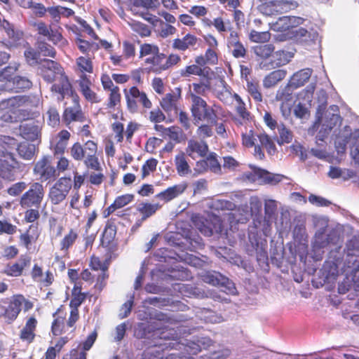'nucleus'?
Listing matches in <instances>:
<instances>
[{
  "mask_svg": "<svg viewBox=\"0 0 359 359\" xmlns=\"http://www.w3.org/2000/svg\"><path fill=\"white\" fill-rule=\"evenodd\" d=\"M33 174L41 182H53L59 176L49 156H43L34 165Z\"/></svg>",
  "mask_w": 359,
  "mask_h": 359,
  "instance_id": "6e6552de",
  "label": "nucleus"
},
{
  "mask_svg": "<svg viewBox=\"0 0 359 359\" xmlns=\"http://www.w3.org/2000/svg\"><path fill=\"white\" fill-rule=\"evenodd\" d=\"M79 238V230L77 228H70L60 241V250L68 252Z\"/></svg>",
  "mask_w": 359,
  "mask_h": 359,
  "instance_id": "c756f323",
  "label": "nucleus"
},
{
  "mask_svg": "<svg viewBox=\"0 0 359 359\" xmlns=\"http://www.w3.org/2000/svg\"><path fill=\"white\" fill-rule=\"evenodd\" d=\"M72 187V179L69 177H62L50 187L48 193L50 201L53 205L62 203L68 196Z\"/></svg>",
  "mask_w": 359,
  "mask_h": 359,
  "instance_id": "9d476101",
  "label": "nucleus"
},
{
  "mask_svg": "<svg viewBox=\"0 0 359 359\" xmlns=\"http://www.w3.org/2000/svg\"><path fill=\"white\" fill-rule=\"evenodd\" d=\"M40 235L38 224H32L28 229L19 236L20 244L27 250L30 249V246L36 242Z\"/></svg>",
  "mask_w": 359,
  "mask_h": 359,
  "instance_id": "a878e982",
  "label": "nucleus"
},
{
  "mask_svg": "<svg viewBox=\"0 0 359 359\" xmlns=\"http://www.w3.org/2000/svg\"><path fill=\"white\" fill-rule=\"evenodd\" d=\"M67 313L64 305H60L53 313V320L51 323L50 332L54 337H59L65 334H72L76 330V323L79 318L69 313L67 319Z\"/></svg>",
  "mask_w": 359,
  "mask_h": 359,
  "instance_id": "7ed1b4c3",
  "label": "nucleus"
},
{
  "mask_svg": "<svg viewBox=\"0 0 359 359\" xmlns=\"http://www.w3.org/2000/svg\"><path fill=\"white\" fill-rule=\"evenodd\" d=\"M195 313L196 317L206 323H219L223 321V318L221 316L217 315L210 309H197Z\"/></svg>",
  "mask_w": 359,
  "mask_h": 359,
  "instance_id": "e433bc0d",
  "label": "nucleus"
},
{
  "mask_svg": "<svg viewBox=\"0 0 359 359\" xmlns=\"http://www.w3.org/2000/svg\"><path fill=\"white\" fill-rule=\"evenodd\" d=\"M18 304L15 294L11 299L4 298L0 300V318L8 324L13 323L20 314Z\"/></svg>",
  "mask_w": 359,
  "mask_h": 359,
  "instance_id": "ddd939ff",
  "label": "nucleus"
},
{
  "mask_svg": "<svg viewBox=\"0 0 359 359\" xmlns=\"http://www.w3.org/2000/svg\"><path fill=\"white\" fill-rule=\"evenodd\" d=\"M261 144L266 148L269 154H273L276 151V146L272 140L266 134L259 136Z\"/></svg>",
  "mask_w": 359,
  "mask_h": 359,
  "instance_id": "774afa93",
  "label": "nucleus"
},
{
  "mask_svg": "<svg viewBox=\"0 0 359 359\" xmlns=\"http://www.w3.org/2000/svg\"><path fill=\"white\" fill-rule=\"evenodd\" d=\"M65 96H69L72 98V105L67 107L64 109L62 118L65 124L69 127L73 122H85L86 116L80 104V97L73 90L72 86L71 87V91L68 92Z\"/></svg>",
  "mask_w": 359,
  "mask_h": 359,
  "instance_id": "423d86ee",
  "label": "nucleus"
},
{
  "mask_svg": "<svg viewBox=\"0 0 359 359\" xmlns=\"http://www.w3.org/2000/svg\"><path fill=\"white\" fill-rule=\"evenodd\" d=\"M31 277L34 281L39 283L45 287L50 286L55 280L54 275L49 269L45 272L43 276L42 266L38 264L33 265L31 271Z\"/></svg>",
  "mask_w": 359,
  "mask_h": 359,
  "instance_id": "412c9836",
  "label": "nucleus"
},
{
  "mask_svg": "<svg viewBox=\"0 0 359 359\" xmlns=\"http://www.w3.org/2000/svg\"><path fill=\"white\" fill-rule=\"evenodd\" d=\"M274 46L272 44L259 45L254 47L255 54L262 60L269 58L274 52Z\"/></svg>",
  "mask_w": 359,
  "mask_h": 359,
  "instance_id": "09e8293b",
  "label": "nucleus"
},
{
  "mask_svg": "<svg viewBox=\"0 0 359 359\" xmlns=\"http://www.w3.org/2000/svg\"><path fill=\"white\" fill-rule=\"evenodd\" d=\"M271 35L269 32H257L252 30L250 32L249 38L255 43H264L269 41Z\"/></svg>",
  "mask_w": 359,
  "mask_h": 359,
  "instance_id": "052dcab7",
  "label": "nucleus"
},
{
  "mask_svg": "<svg viewBox=\"0 0 359 359\" xmlns=\"http://www.w3.org/2000/svg\"><path fill=\"white\" fill-rule=\"evenodd\" d=\"M157 165L158 161L154 158H151L147 160L142 167V180H144V178L148 177L151 172H154L156 170Z\"/></svg>",
  "mask_w": 359,
  "mask_h": 359,
  "instance_id": "864d4df0",
  "label": "nucleus"
},
{
  "mask_svg": "<svg viewBox=\"0 0 359 359\" xmlns=\"http://www.w3.org/2000/svg\"><path fill=\"white\" fill-rule=\"evenodd\" d=\"M123 93L126 107L132 114L137 113L140 108L146 111L152 107V102L147 94L144 91L140 90L136 86H131L128 89L125 88Z\"/></svg>",
  "mask_w": 359,
  "mask_h": 359,
  "instance_id": "39448f33",
  "label": "nucleus"
},
{
  "mask_svg": "<svg viewBox=\"0 0 359 359\" xmlns=\"http://www.w3.org/2000/svg\"><path fill=\"white\" fill-rule=\"evenodd\" d=\"M201 277L204 283L222 287V290L226 294H234L236 292L234 284L218 272H205L201 275Z\"/></svg>",
  "mask_w": 359,
  "mask_h": 359,
  "instance_id": "f8f14e48",
  "label": "nucleus"
},
{
  "mask_svg": "<svg viewBox=\"0 0 359 359\" xmlns=\"http://www.w3.org/2000/svg\"><path fill=\"white\" fill-rule=\"evenodd\" d=\"M219 115L223 116L222 108L220 106L214 104L212 107H209L206 104L203 111V120H207L211 123L216 124L217 117Z\"/></svg>",
  "mask_w": 359,
  "mask_h": 359,
  "instance_id": "79ce46f5",
  "label": "nucleus"
},
{
  "mask_svg": "<svg viewBox=\"0 0 359 359\" xmlns=\"http://www.w3.org/2000/svg\"><path fill=\"white\" fill-rule=\"evenodd\" d=\"M180 100V93L178 95L169 93H166L160 100V105L165 111L168 116L169 121L171 122L179 116L178 114V102Z\"/></svg>",
  "mask_w": 359,
  "mask_h": 359,
  "instance_id": "4468645a",
  "label": "nucleus"
},
{
  "mask_svg": "<svg viewBox=\"0 0 359 359\" xmlns=\"http://www.w3.org/2000/svg\"><path fill=\"white\" fill-rule=\"evenodd\" d=\"M37 49L39 52V55L41 54L45 57H50L55 58L56 56V51L55 48L48 43L43 41H37L36 42Z\"/></svg>",
  "mask_w": 359,
  "mask_h": 359,
  "instance_id": "603ef678",
  "label": "nucleus"
},
{
  "mask_svg": "<svg viewBox=\"0 0 359 359\" xmlns=\"http://www.w3.org/2000/svg\"><path fill=\"white\" fill-rule=\"evenodd\" d=\"M24 55L29 65H36L39 63L40 55L39 50L36 51L32 48H29L25 51Z\"/></svg>",
  "mask_w": 359,
  "mask_h": 359,
  "instance_id": "e2e57ef3",
  "label": "nucleus"
},
{
  "mask_svg": "<svg viewBox=\"0 0 359 359\" xmlns=\"http://www.w3.org/2000/svg\"><path fill=\"white\" fill-rule=\"evenodd\" d=\"M81 285L79 283H75L72 290L71 299L69 302V307L71 309L69 313H72L74 316L80 318L79 307L85 302L88 297V292H83Z\"/></svg>",
  "mask_w": 359,
  "mask_h": 359,
  "instance_id": "6ab92c4d",
  "label": "nucleus"
},
{
  "mask_svg": "<svg viewBox=\"0 0 359 359\" xmlns=\"http://www.w3.org/2000/svg\"><path fill=\"white\" fill-rule=\"evenodd\" d=\"M134 198L135 196L132 194H123L117 196L114 201L113 203L118 210L125 207L126 205L133 202Z\"/></svg>",
  "mask_w": 359,
  "mask_h": 359,
  "instance_id": "bf43d9fd",
  "label": "nucleus"
},
{
  "mask_svg": "<svg viewBox=\"0 0 359 359\" xmlns=\"http://www.w3.org/2000/svg\"><path fill=\"white\" fill-rule=\"evenodd\" d=\"M162 207L163 203H160V201H157L154 203L142 202L138 204L137 211L141 215L142 220H147L148 218L154 215Z\"/></svg>",
  "mask_w": 359,
  "mask_h": 359,
  "instance_id": "7c9ffc66",
  "label": "nucleus"
},
{
  "mask_svg": "<svg viewBox=\"0 0 359 359\" xmlns=\"http://www.w3.org/2000/svg\"><path fill=\"white\" fill-rule=\"evenodd\" d=\"M32 258L27 255H21L18 261L8 264L4 273L8 276L19 277L21 276L25 269L31 264Z\"/></svg>",
  "mask_w": 359,
  "mask_h": 359,
  "instance_id": "a211bd4d",
  "label": "nucleus"
},
{
  "mask_svg": "<svg viewBox=\"0 0 359 359\" xmlns=\"http://www.w3.org/2000/svg\"><path fill=\"white\" fill-rule=\"evenodd\" d=\"M140 16L151 23L155 27H159L158 29L159 35L163 38H166L170 35L175 33L176 28L173 26L165 23L162 20L159 19L157 16L149 13L141 12Z\"/></svg>",
  "mask_w": 359,
  "mask_h": 359,
  "instance_id": "2eb2a0df",
  "label": "nucleus"
},
{
  "mask_svg": "<svg viewBox=\"0 0 359 359\" xmlns=\"http://www.w3.org/2000/svg\"><path fill=\"white\" fill-rule=\"evenodd\" d=\"M184 325L181 324V328ZM186 334V331H183V334ZM182 332L181 331V351L183 350V353H187L189 355H196L202 349H206L210 347L212 341L208 337H199V336H182Z\"/></svg>",
  "mask_w": 359,
  "mask_h": 359,
  "instance_id": "0eeeda50",
  "label": "nucleus"
},
{
  "mask_svg": "<svg viewBox=\"0 0 359 359\" xmlns=\"http://www.w3.org/2000/svg\"><path fill=\"white\" fill-rule=\"evenodd\" d=\"M40 71L43 79L46 81L48 83L57 81L51 86L53 92L59 93L64 98L67 93L71 91L72 85L64 69L58 62L45 59L40 67Z\"/></svg>",
  "mask_w": 359,
  "mask_h": 359,
  "instance_id": "f03ea898",
  "label": "nucleus"
},
{
  "mask_svg": "<svg viewBox=\"0 0 359 359\" xmlns=\"http://www.w3.org/2000/svg\"><path fill=\"white\" fill-rule=\"evenodd\" d=\"M109 265V262L107 260H106L104 262H102L100 257L94 255L90 257L89 266L93 271H108Z\"/></svg>",
  "mask_w": 359,
  "mask_h": 359,
  "instance_id": "4d7b16f0",
  "label": "nucleus"
},
{
  "mask_svg": "<svg viewBox=\"0 0 359 359\" xmlns=\"http://www.w3.org/2000/svg\"><path fill=\"white\" fill-rule=\"evenodd\" d=\"M191 99V112L196 120H203V111L207 104L206 102L201 97L196 96L194 93L190 95Z\"/></svg>",
  "mask_w": 359,
  "mask_h": 359,
  "instance_id": "473e14b6",
  "label": "nucleus"
},
{
  "mask_svg": "<svg viewBox=\"0 0 359 359\" xmlns=\"http://www.w3.org/2000/svg\"><path fill=\"white\" fill-rule=\"evenodd\" d=\"M192 222L195 227L206 236H212L214 232L222 233L224 230L222 222L216 216H212L210 220H208L203 217L196 215L192 217Z\"/></svg>",
  "mask_w": 359,
  "mask_h": 359,
  "instance_id": "9b49d317",
  "label": "nucleus"
},
{
  "mask_svg": "<svg viewBox=\"0 0 359 359\" xmlns=\"http://www.w3.org/2000/svg\"><path fill=\"white\" fill-rule=\"evenodd\" d=\"M159 51V48L156 45L143 43L140 46V57H143L149 55H154Z\"/></svg>",
  "mask_w": 359,
  "mask_h": 359,
  "instance_id": "338daca9",
  "label": "nucleus"
},
{
  "mask_svg": "<svg viewBox=\"0 0 359 359\" xmlns=\"http://www.w3.org/2000/svg\"><path fill=\"white\" fill-rule=\"evenodd\" d=\"M145 63L149 65V70L156 74L161 73L165 70V54L161 53L159 51L154 55L147 57Z\"/></svg>",
  "mask_w": 359,
  "mask_h": 359,
  "instance_id": "2f4dec72",
  "label": "nucleus"
},
{
  "mask_svg": "<svg viewBox=\"0 0 359 359\" xmlns=\"http://www.w3.org/2000/svg\"><path fill=\"white\" fill-rule=\"evenodd\" d=\"M19 156L26 160H31L35 151V147L33 144L26 142L18 144L16 147Z\"/></svg>",
  "mask_w": 359,
  "mask_h": 359,
  "instance_id": "de8ad7c7",
  "label": "nucleus"
},
{
  "mask_svg": "<svg viewBox=\"0 0 359 359\" xmlns=\"http://www.w3.org/2000/svg\"><path fill=\"white\" fill-rule=\"evenodd\" d=\"M148 119L153 123H158L165 121L166 116L159 107H156L149 112Z\"/></svg>",
  "mask_w": 359,
  "mask_h": 359,
  "instance_id": "680f3d73",
  "label": "nucleus"
},
{
  "mask_svg": "<svg viewBox=\"0 0 359 359\" xmlns=\"http://www.w3.org/2000/svg\"><path fill=\"white\" fill-rule=\"evenodd\" d=\"M18 140L11 136L0 135V147H2L5 151L13 150L18 146Z\"/></svg>",
  "mask_w": 359,
  "mask_h": 359,
  "instance_id": "6e6d98bb",
  "label": "nucleus"
},
{
  "mask_svg": "<svg viewBox=\"0 0 359 359\" xmlns=\"http://www.w3.org/2000/svg\"><path fill=\"white\" fill-rule=\"evenodd\" d=\"M286 74L287 72L284 69H277L271 72L263 80L264 87L269 88L275 86L286 76Z\"/></svg>",
  "mask_w": 359,
  "mask_h": 359,
  "instance_id": "c9c22d12",
  "label": "nucleus"
},
{
  "mask_svg": "<svg viewBox=\"0 0 359 359\" xmlns=\"http://www.w3.org/2000/svg\"><path fill=\"white\" fill-rule=\"evenodd\" d=\"M76 43L79 50L86 56H94L96 51L100 49V45L95 42H90L88 41L79 39H76Z\"/></svg>",
  "mask_w": 359,
  "mask_h": 359,
  "instance_id": "4c0bfd02",
  "label": "nucleus"
},
{
  "mask_svg": "<svg viewBox=\"0 0 359 359\" xmlns=\"http://www.w3.org/2000/svg\"><path fill=\"white\" fill-rule=\"evenodd\" d=\"M37 121L22 122L19 126L20 136L29 141H34L41 135V128Z\"/></svg>",
  "mask_w": 359,
  "mask_h": 359,
  "instance_id": "5701e85b",
  "label": "nucleus"
},
{
  "mask_svg": "<svg viewBox=\"0 0 359 359\" xmlns=\"http://www.w3.org/2000/svg\"><path fill=\"white\" fill-rule=\"evenodd\" d=\"M207 169L205 160L198 161L196 164V167L194 169V172L189 170V165L186 161L181 158V175L191 174L192 176H196L200 173H202Z\"/></svg>",
  "mask_w": 359,
  "mask_h": 359,
  "instance_id": "c03bdc74",
  "label": "nucleus"
},
{
  "mask_svg": "<svg viewBox=\"0 0 359 359\" xmlns=\"http://www.w3.org/2000/svg\"><path fill=\"white\" fill-rule=\"evenodd\" d=\"M45 195V190L41 182H36L31 184L20 199V205L22 208H39L41 205Z\"/></svg>",
  "mask_w": 359,
  "mask_h": 359,
  "instance_id": "1a4fd4ad",
  "label": "nucleus"
},
{
  "mask_svg": "<svg viewBox=\"0 0 359 359\" xmlns=\"http://www.w3.org/2000/svg\"><path fill=\"white\" fill-rule=\"evenodd\" d=\"M236 101V110L239 116L243 119V121L238 119H235L236 123L238 125H243L246 121L249 119L250 114L246 110L245 104L243 102L241 97L236 93H233L232 97Z\"/></svg>",
  "mask_w": 359,
  "mask_h": 359,
  "instance_id": "a19ab883",
  "label": "nucleus"
},
{
  "mask_svg": "<svg viewBox=\"0 0 359 359\" xmlns=\"http://www.w3.org/2000/svg\"><path fill=\"white\" fill-rule=\"evenodd\" d=\"M180 195V185H174L155 195V198L163 203H168Z\"/></svg>",
  "mask_w": 359,
  "mask_h": 359,
  "instance_id": "72a5a7b5",
  "label": "nucleus"
},
{
  "mask_svg": "<svg viewBox=\"0 0 359 359\" xmlns=\"http://www.w3.org/2000/svg\"><path fill=\"white\" fill-rule=\"evenodd\" d=\"M181 294L186 297L194 296L196 297H210L215 300H221L220 295L214 291L208 290L206 292H201L198 288L193 287L187 285H181Z\"/></svg>",
  "mask_w": 359,
  "mask_h": 359,
  "instance_id": "c85d7f7f",
  "label": "nucleus"
},
{
  "mask_svg": "<svg viewBox=\"0 0 359 359\" xmlns=\"http://www.w3.org/2000/svg\"><path fill=\"white\" fill-rule=\"evenodd\" d=\"M313 70L310 68H305L294 73L291 77L289 84L284 89L285 91H290V88H297L303 86L310 79Z\"/></svg>",
  "mask_w": 359,
  "mask_h": 359,
  "instance_id": "bb28decb",
  "label": "nucleus"
},
{
  "mask_svg": "<svg viewBox=\"0 0 359 359\" xmlns=\"http://www.w3.org/2000/svg\"><path fill=\"white\" fill-rule=\"evenodd\" d=\"M32 100L29 96L27 95H17L8 98L7 100V105L13 109H18L20 107H29L32 105Z\"/></svg>",
  "mask_w": 359,
  "mask_h": 359,
  "instance_id": "37998d69",
  "label": "nucleus"
},
{
  "mask_svg": "<svg viewBox=\"0 0 359 359\" xmlns=\"http://www.w3.org/2000/svg\"><path fill=\"white\" fill-rule=\"evenodd\" d=\"M77 83L79 90L86 101L92 104L99 103L101 101L98 95L91 89L93 83L90 76L80 74Z\"/></svg>",
  "mask_w": 359,
  "mask_h": 359,
  "instance_id": "dca6fc26",
  "label": "nucleus"
},
{
  "mask_svg": "<svg viewBox=\"0 0 359 359\" xmlns=\"http://www.w3.org/2000/svg\"><path fill=\"white\" fill-rule=\"evenodd\" d=\"M271 4H264L261 6L260 11L266 15H273L276 13L286 11L290 5L288 0H271Z\"/></svg>",
  "mask_w": 359,
  "mask_h": 359,
  "instance_id": "cd10ccee",
  "label": "nucleus"
},
{
  "mask_svg": "<svg viewBox=\"0 0 359 359\" xmlns=\"http://www.w3.org/2000/svg\"><path fill=\"white\" fill-rule=\"evenodd\" d=\"M207 21H208V25H212L221 34L231 31V27L230 20L223 17V13L222 15L214 18L212 20H207Z\"/></svg>",
  "mask_w": 359,
  "mask_h": 359,
  "instance_id": "ea45409f",
  "label": "nucleus"
},
{
  "mask_svg": "<svg viewBox=\"0 0 359 359\" xmlns=\"http://www.w3.org/2000/svg\"><path fill=\"white\" fill-rule=\"evenodd\" d=\"M48 116V124L53 128L57 127L60 123V116L58 110L51 107L48 109L46 113Z\"/></svg>",
  "mask_w": 359,
  "mask_h": 359,
  "instance_id": "13d9d810",
  "label": "nucleus"
},
{
  "mask_svg": "<svg viewBox=\"0 0 359 359\" xmlns=\"http://www.w3.org/2000/svg\"><path fill=\"white\" fill-rule=\"evenodd\" d=\"M140 128V125L135 121H130L124 132V136L128 143L131 144L134 133L137 132Z\"/></svg>",
  "mask_w": 359,
  "mask_h": 359,
  "instance_id": "69168bd1",
  "label": "nucleus"
},
{
  "mask_svg": "<svg viewBox=\"0 0 359 359\" xmlns=\"http://www.w3.org/2000/svg\"><path fill=\"white\" fill-rule=\"evenodd\" d=\"M36 31L39 35L47 37L48 39L52 41L55 45L60 43L65 45L67 42L63 39L62 34L58 29H53L50 26H48L43 22H37L34 24Z\"/></svg>",
  "mask_w": 359,
  "mask_h": 359,
  "instance_id": "f3484780",
  "label": "nucleus"
},
{
  "mask_svg": "<svg viewBox=\"0 0 359 359\" xmlns=\"http://www.w3.org/2000/svg\"><path fill=\"white\" fill-rule=\"evenodd\" d=\"M273 60L272 62L278 66H283L287 64L293 57V54L288 51L278 50L273 55Z\"/></svg>",
  "mask_w": 359,
  "mask_h": 359,
  "instance_id": "8fccbe9b",
  "label": "nucleus"
},
{
  "mask_svg": "<svg viewBox=\"0 0 359 359\" xmlns=\"http://www.w3.org/2000/svg\"><path fill=\"white\" fill-rule=\"evenodd\" d=\"M37 325L38 320L34 316L29 317L27 319L25 325L20 331V339L28 344L34 342L36 335V332Z\"/></svg>",
  "mask_w": 359,
  "mask_h": 359,
  "instance_id": "4be33fe9",
  "label": "nucleus"
},
{
  "mask_svg": "<svg viewBox=\"0 0 359 359\" xmlns=\"http://www.w3.org/2000/svg\"><path fill=\"white\" fill-rule=\"evenodd\" d=\"M111 130L114 133V139L117 143H121L124 140V125L116 121L111 125Z\"/></svg>",
  "mask_w": 359,
  "mask_h": 359,
  "instance_id": "0e129e2a",
  "label": "nucleus"
},
{
  "mask_svg": "<svg viewBox=\"0 0 359 359\" xmlns=\"http://www.w3.org/2000/svg\"><path fill=\"white\" fill-rule=\"evenodd\" d=\"M69 152L73 160L83 161L88 170L95 171L88 175V181L91 184L99 186L104 182L105 177L102 173L99 159L100 152L97 142L91 140L86 141L83 144L76 142L71 146Z\"/></svg>",
  "mask_w": 359,
  "mask_h": 359,
  "instance_id": "f257e3e1",
  "label": "nucleus"
},
{
  "mask_svg": "<svg viewBox=\"0 0 359 359\" xmlns=\"http://www.w3.org/2000/svg\"><path fill=\"white\" fill-rule=\"evenodd\" d=\"M121 95L119 87H115L113 90H109L107 99V107L109 109H114L121 105Z\"/></svg>",
  "mask_w": 359,
  "mask_h": 359,
  "instance_id": "3c124183",
  "label": "nucleus"
},
{
  "mask_svg": "<svg viewBox=\"0 0 359 359\" xmlns=\"http://www.w3.org/2000/svg\"><path fill=\"white\" fill-rule=\"evenodd\" d=\"M211 90L215 96L223 102L230 101L233 95L228 88L225 81L219 78L211 82Z\"/></svg>",
  "mask_w": 359,
  "mask_h": 359,
  "instance_id": "b1692460",
  "label": "nucleus"
},
{
  "mask_svg": "<svg viewBox=\"0 0 359 359\" xmlns=\"http://www.w3.org/2000/svg\"><path fill=\"white\" fill-rule=\"evenodd\" d=\"M276 98L283 102L280 109L284 116L290 115L291 111L292 97L289 91H285V89L278 90L276 95Z\"/></svg>",
  "mask_w": 359,
  "mask_h": 359,
  "instance_id": "58836bf2",
  "label": "nucleus"
},
{
  "mask_svg": "<svg viewBox=\"0 0 359 359\" xmlns=\"http://www.w3.org/2000/svg\"><path fill=\"white\" fill-rule=\"evenodd\" d=\"M94 56H80L76 58V64L81 74H91L93 72L92 59Z\"/></svg>",
  "mask_w": 359,
  "mask_h": 359,
  "instance_id": "a18cd8bd",
  "label": "nucleus"
},
{
  "mask_svg": "<svg viewBox=\"0 0 359 359\" xmlns=\"http://www.w3.org/2000/svg\"><path fill=\"white\" fill-rule=\"evenodd\" d=\"M215 45H208L209 48L207 49L205 53V60L208 61V65H216L218 61V57L217 53L218 41L217 39L215 41Z\"/></svg>",
  "mask_w": 359,
  "mask_h": 359,
  "instance_id": "5fc2aeb1",
  "label": "nucleus"
},
{
  "mask_svg": "<svg viewBox=\"0 0 359 359\" xmlns=\"http://www.w3.org/2000/svg\"><path fill=\"white\" fill-rule=\"evenodd\" d=\"M208 145L204 142L190 140L188 143L187 152L193 158L196 156H203L208 151Z\"/></svg>",
  "mask_w": 359,
  "mask_h": 359,
  "instance_id": "f704fd0d",
  "label": "nucleus"
},
{
  "mask_svg": "<svg viewBox=\"0 0 359 359\" xmlns=\"http://www.w3.org/2000/svg\"><path fill=\"white\" fill-rule=\"evenodd\" d=\"M302 18L296 16H283L276 22L269 23L271 29L276 32H284L303 23Z\"/></svg>",
  "mask_w": 359,
  "mask_h": 359,
  "instance_id": "aec40b11",
  "label": "nucleus"
},
{
  "mask_svg": "<svg viewBox=\"0 0 359 359\" xmlns=\"http://www.w3.org/2000/svg\"><path fill=\"white\" fill-rule=\"evenodd\" d=\"M22 171V163L13 153L0 150V189L4 187L3 180L15 181Z\"/></svg>",
  "mask_w": 359,
  "mask_h": 359,
  "instance_id": "20e7f679",
  "label": "nucleus"
},
{
  "mask_svg": "<svg viewBox=\"0 0 359 359\" xmlns=\"http://www.w3.org/2000/svg\"><path fill=\"white\" fill-rule=\"evenodd\" d=\"M116 235L115 219L107 220L101 238V245L104 248H112L114 246V238Z\"/></svg>",
  "mask_w": 359,
  "mask_h": 359,
  "instance_id": "393cba45",
  "label": "nucleus"
},
{
  "mask_svg": "<svg viewBox=\"0 0 359 359\" xmlns=\"http://www.w3.org/2000/svg\"><path fill=\"white\" fill-rule=\"evenodd\" d=\"M130 10L140 15L141 13L138 12L140 8L148 10L149 8L156 7L158 4L157 0H130ZM145 12H148V11H146Z\"/></svg>",
  "mask_w": 359,
  "mask_h": 359,
  "instance_id": "49530a36",
  "label": "nucleus"
}]
</instances>
